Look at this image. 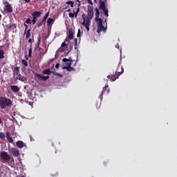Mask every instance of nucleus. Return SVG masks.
Instances as JSON below:
<instances>
[{"label":"nucleus","instance_id":"79ce46f5","mask_svg":"<svg viewBox=\"0 0 177 177\" xmlns=\"http://www.w3.org/2000/svg\"><path fill=\"white\" fill-rule=\"evenodd\" d=\"M72 71H75V68H73V66H71V65H70L69 72H71Z\"/></svg>","mask_w":177,"mask_h":177},{"label":"nucleus","instance_id":"6ab92c4d","mask_svg":"<svg viewBox=\"0 0 177 177\" xmlns=\"http://www.w3.org/2000/svg\"><path fill=\"white\" fill-rule=\"evenodd\" d=\"M100 15V12L97 8H95V20L97 22V19H98L99 16Z\"/></svg>","mask_w":177,"mask_h":177},{"label":"nucleus","instance_id":"8fccbe9b","mask_svg":"<svg viewBox=\"0 0 177 177\" xmlns=\"http://www.w3.org/2000/svg\"><path fill=\"white\" fill-rule=\"evenodd\" d=\"M73 15H74L75 17L77 18V11L76 12H74Z\"/></svg>","mask_w":177,"mask_h":177},{"label":"nucleus","instance_id":"2eb2a0df","mask_svg":"<svg viewBox=\"0 0 177 177\" xmlns=\"http://www.w3.org/2000/svg\"><path fill=\"white\" fill-rule=\"evenodd\" d=\"M72 62H73V60H71L70 59H68V62H66V66H64V69H66L69 71L70 65H72Z\"/></svg>","mask_w":177,"mask_h":177},{"label":"nucleus","instance_id":"9d476101","mask_svg":"<svg viewBox=\"0 0 177 177\" xmlns=\"http://www.w3.org/2000/svg\"><path fill=\"white\" fill-rule=\"evenodd\" d=\"M97 22V33H100V26H101V23H102V18H99L96 19Z\"/></svg>","mask_w":177,"mask_h":177},{"label":"nucleus","instance_id":"13d9d810","mask_svg":"<svg viewBox=\"0 0 177 177\" xmlns=\"http://www.w3.org/2000/svg\"><path fill=\"white\" fill-rule=\"evenodd\" d=\"M100 107V106H98L97 105V109H99Z\"/></svg>","mask_w":177,"mask_h":177},{"label":"nucleus","instance_id":"ea45409f","mask_svg":"<svg viewBox=\"0 0 177 177\" xmlns=\"http://www.w3.org/2000/svg\"><path fill=\"white\" fill-rule=\"evenodd\" d=\"M26 24H31V19L30 18H27V19L26 20Z\"/></svg>","mask_w":177,"mask_h":177},{"label":"nucleus","instance_id":"864d4df0","mask_svg":"<svg viewBox=\"0 0 177 177\" xmlns=\"http://www.w3.org/2000/svg\"><path fill=\"white\" fill-rule=\"evenodd\" d=\"M25 2H30V0H24Z\"/></svg>","mask_w":177,"mask_h":177},{"label":"nucleus","instance_id":"0eeeda50","mask_svg":"<svg viewBox=\"0 0 177 177\" xmlns=\"http://www.w3.org/2000/svg\"><path fill=\"white\" fill-rule=\"evenodd\" d=\"M35 76L37 77L39 80H42L45 82L49 79L50 76H44V75H41V73H36Z\"/></svg>","mask_w":177,"mask_h":177},{"label":"nucleus","instance_id":"c85d7f7f","mask_svg":"<svg viewBox=\"0 0 177 177\" xmlns=\"http://www.w3.org/2000/svg\"><path fill=\"white\" fill-rule=\"evenodd\" d=\"M41 15H42L41 12H35L36 21H37V18L40 17V16H41Z\"/></svg>","mask_w":177,"mask_h":177},{"label":"nucleus","instance_id":"4d7b16f0","mask_svg":"<svg viewBox=\"0 0 177 177\" xmlns=\"http://www.w3.org/2000/svg\"><path fill=\"white\" fill-rule=\"evenodd\" d=\"M67 12H71V9H68V10H67Z\"/></svg>","mask_w":177,"mask_h":177},{"label":"nucleus","instance_id":"e433bc0d","mask_svg":"<svg viewBox=\"0 0 177 177\" xmlns=\"http://www.w3.org/2000/svg\"><path fill=\"white\" fill-rule=\"evenodd\" d=\"M78 45V40L77 39H75V49H77Z\"/></svg>","mask_w":177,"mask_h":177},{"label":"nucleus","instance_id":"39448f33","mask_svg":"<svg viewBox=\"0 0 177 177\" xmlns=\"http://www.w3.org/2000/svg\"><path fill=\"white\" fill-rule=\"evenodd\" d=\"M0 157H1V159L4 162L10 160V156L9 154H8V152H6V151H1L0 153Z\"/></svg>","mask_w":177,"mask_h":177},{"label":"nucleus","instance_id":"49530a36","mask_svg":"<svg viewBox=\"0 0 177 177\" xmlns=\"http://www.w3.org/2000/svg\"><path fill=\"white\" fill-rule=\"evenodd\" d=\"M33 41H34L33 39H30L29 38V39H28V42H30L31 44V45H32Z\"/></svg>","mask_w":177,"mask_h":177},{"label":"nucleus","instance_id":"3c124183","mask_svg":"<svg viewBox=\"0 0 177 177\" xmlns=\"http://www.w3.org/2000/svg\"><path fill=\"white\" fill-rule=\"evenodd\" d=\"M80 6H78V8L77 9V15H78V13L80 12Z\"/></svg>","mask_w":177,"mask_h":177},{"label":"nucleus","instance_id":"b1692460","mask_svg":"<svg viewBox=\"0 0 177 177\" xmlns=\"http://www.w3.org/2000/svg\"><path fill=\"white\" fill-rule=\"evenodd\" d=\"M35 12H33L32 13V24L35 25L37 22L36 21V15H35Z\"/></svg>","mask_w":177,"mask_h":177},{"label":"nucleus","instance_id":"423d86ee","mask_svg":"<svg viewBox=\"0 0 177 177\" xmlns=\"http://www.w3.org/2000/svg\"><path fill=\"white\" fill-rule=\"evenodd\" d=\"M87 14H88L89 21H91L94 15L93 8H92V6H88Z\"/></svg>","mask_w":177,"mask_h":177},{"label":"nucleus","instance_id":"de8ad7c7","mask_svg":"<svg viewBox=\"0 0 177 177\" xmlns=\"http://www.w3.org/2000/svg\"><path fill=\"white\" fill-rule=\"evenodd\" d=\"M87 1L90 5H93V2H92V0H87Z\"/></svg>","mask_w":177,"mask_h":177},{"label":"nucleus","instance_id":"cd10ccee","mask_svg":"<svg viewBox=\"0 0 177 177\" xmlns=\"http://www.w3.org/2000/svg\"><path fill=\"white\" fill-rule=\"evenodd\" d=\"M4 54H5L4 50H3V49H0V59H4L5 57Z\"/></svg>","mask_w":177,"mask_h":177},{"label":"nucleus","instance_id":"a19ab883","mask_svg":"<svg viewBox=\"0 0 177 177\" xmlns=\"http://www.w3.org/2000/svg\"><path fill=\"white\" fill-rule=\"evenodd\" d=\"M63 62L64 63L66 64V65L67 64V62H69L68 59H66V57L64 59H63Z\"/></svg>","mask_w":177,"mask_h":177},{"label":"nucleus","instance_id":"7ed1b4c3","mask_svg":"<svg viewBox=\"0 0 177 177\" xmlns=\"http://www.w3.org/2000/svg\"><path fill=\"white\" fill-rule=\"evenodd\" d=\"M118 76L116 75H113V76H111V80H112V82H115V80H117V78L119 77L120 75H122V73H124V69L122 65L118 66Z\"/></svg>","mask_w":177,"mask_h":177},{"label":"nucleus","instance_id":"473e14b6","mask_svg":"<svg viewBox=\"0 0 177 177\" xmlns=\"http://www.w3.org/2000/svg\"><path fill=\"white\" fill-rule=\"evenodd\" d=\"M66 3H67L68 5H71V8H74V2H73V1H68L66 2Z\"/></svg>","mask_w":177,"mask_h":177},{"label":"nucleus","instance_id":"9b49d317","mask_svg":"<svg viewBox=\"0 0 177 177\" xmlns=\"http://www.w3.org/2000/svg\"><path fill=\"white\" fill-rule=\"evenodd\" d=\"M6 137L10 143H14V139H12L11 134L9 131H6Z\"/></svg>","mask_w":177,"mask_h":177},{"label":"nucleus","instance_id":"58836bf2","mask_svg":"<svg viewBox=\"0 0 177 177\" xmlns=\"http://www.w3.org/2000/svg\"><path fill=\"white\" fill-rule=\"evenodd\" d=\"M8 1H3V4L6 6V10L7 11Z\"/></svg>","mask_w":177,"mask_h":177},{"label":"nucleus","instance_id":"052dcab7","mask_svg":"<svg viewBox=\"0 0 177 177\" xmlns=\"http://www.w3.org/2000/svg\"><path fill=\"white\" fill-rule=\"evenodd\" d=\"M65 41H67V39H66Z\"/></svg>","mask_w":177,"mask_h":177},{"label":"nucleus","instance_id":"aec40b11","mask_svg":"<svg viewBox=\"0 0 177 177\" xmlns=\"http://www.w3.org/2000/svg\"><path fill=\"white\" fill-rule=\"evenodd\" d=\"M26 39H30V37H31V29H27L26 33Z\"/></svg>","mask_w":177,"mask_h":177},{"label":"nucleus","instance_id":"20e7f679","mask_svg":"<svg viewBox=\"0 0 177 177\" xmlns=\"http://www.w3.org/2000/svg\"><path fill=\"white\" fill-rule=\"evenodd\" d=\"M40 44H41V39L40 37L37 39V43L35 44V50H38L39 51L40 50V56H44L45 53H43L44 52V49H41V46H40Z\"/></svg>","mask_w":177,"mask_h":177},{"label":"nucleus","instance_id":"6e6552de","mask_svg":"<svg viewBox=\"0 0 177 177\" xmlns=\"http://www.w3.org/2000/svg\"><path fill=\"white\" fill-rule=\"evenodd\" d=\"M10 154H12L14 157H19V156H20L19 150H17V149H15V147L11 148Z\"/></svg>","mask_w":177,"mask_h":177},{"label":"nucleus","instance_id":"603ef678","mask_svg":"<svg viewBox=\"0 0 177 177\" xmlns=\"http://www.w3.org/2000/svg\"><path fill=\"white\" fill-rule=\"evenodd\" d=\"M77 1L78 2V6H81V2L80 0H77Z\"/></svg>","mask_w":177,"mask_h":177},{"label":"nucleus","instance_id":"37998d69","mask_svg":"<svg viewBox=\"0 0 177 177\" xmlns=\"http://www.w3.org/2000/svg\"><path fill=\"white\" fill-rule=\"evenodd\" d=\"M77 36V37H80V36H81V30L80 29L78 30Z\"/></svg>","mask_w":177,"mask_h":177},{"label":"nucleus","instance_id":"412c9836","mask_svg":"<svg viewBox=\"0 0 177 177\" xmlns=\"http://www.w3.org/2000/svg\"><path fill=\"white\" fill-rule=\"evenodd\" d=\"M10 89H12L13 92H19V91H20L18 86H10Z\"/></svg>","mask_w":177,"mask_h":177},{"label":"nucleus","instance_id":"ddd939ff","mask_svg":"<svg viewBox=\"0 0 177 177\" xmlns=\"http://www.w3.org/2000/svg\"><path fill=\"white\" fill-rule=\"evenodd\" d=\"M107 30V25L104 27L103 25V19H101V23H100V32H106Z\"/></svg>","mask_w":177,"mask_h":177},{"label":"nucleus","instance_id":"1a4fd4ad","mask_svg":"<svg viewBox=\"0 0 177 177\" xmlns=\"http://www.w3.org/2000/svg\"><path fill=\"white\" fill-rule=\"evenodd\" d=\"M16 145L19 149H23L24 147H26V145L23 142V140H17Z\"/></svg>","mask_w":177,"mask_h":177},{"label":"nucleus","instance_id":"5fc2aeb1","mask_svg":"<svg viewBox=\"0 0 177 177\" xmlns=\"http://www.w3.org/2000/svg\"><path fill=\"white\" fill-rule=\"evenodd\" d=\"M1 123H3V122H2V120H1V119L0 118V124H1Z\"/></svg>","mask_w":177,"mask_h":177},{"label":"nucleus","instance_id":"f704fd0d","mask_svg":"<svg viewBox=\"0 0 177 177\" xmlns=\"http://www.w3.org/2000/svg\"><path fill=\"white\" fill-rule=\"evenodd\" d=\"M24 26H25V32H24V34L26 35L27 31H28V26L27 23H26V22H24Z\"/></svg>","mask_w":177,"mask_h":177},{"label":"nucleus","instance_id":"f3484780","mask_svg":"<svg viewBox=\"0 0 177 177\" xmlns=\"http://www.w3.org/2000/svg\"><path fill=\"white\" fill-rule=\"evenodd\" d=\"M74 37V30L73 29H68V39H73Z\"/></svg>","mask_w":177,"mask_h":177},{"label":"nucleus","instance_id":"c9c22d12","mask_svg":"<svg viewBox=\"0 0 177 177\" xmlns=\"http://www.w3.org/2000/svg\"><path fill=\"white\" fill-rule=\"evenodd\" d=\"M22 64H24L25 66H28V62L26 60L23 59L22 60Z\"/></svg>","mask_w":177,"mask_h":177},{"label":"nucleus","instance_id":"f03ea898","mask_svg":"<svg viewBox=\"0 0 177 177\" xmlns=\"http://www.w3.org/2000/svg\"><path fill=\"white\" fill-rule=\"evenodd\" d=\"M99 3H100L99 9H101L104 12V16H106V17H109V9L106 6V2L104 1L100 0Z\"/></svg>","mask_w":177,"mask_h":177},{"label":"nucleus","instance_id":"2f4dec72","mask_svg":"<svg viewBox=\"0 0 177 177\" xmlns=\"http://www.w3.org/2000/svg\"><path fill=\"white\" fill-rule=\"evenodd\" d=\"M91 23V21L89 20L88 15L87 13L86 24L90 27Z\"/></svg>","mask_w":177,"mask_h":177},{"label":"nucleus","instance_id":"f257e3e1","mask_svg":"<svg viewBox=\"0 0 177 177\" xmlns=\"http://www.w3.org/2000/svg\"><path fill=\"white\" fill-rule=\"evenodd\" d=\"M12 102L11 99L8 97H4L3 96L0 97V108L3 110L6 109L7 106H12Z\"/></svg>","mask_w":177,"mask_h":177},{"label":"nucleus","instance_id":"dca6fc26","mask_svg":"<svg viewBox=\"0 0 177 177\" xmlns=\"http://www.w3.org/2000/svg\"><path fill=\"white\" fill-rule=\"evenodd\" d=\"M17 79H18L21 82H26L27 80V77H25V76H23L21 74H19L18 76H17Z\"/></svg>","mask_w":177,"mask_h":177},{"label":"nucleus","instance_id":"4c0bfd02","mask_svg":"<svg viewBox=\"0 0 177 177\" xmlns=\"http://www.w3.org/2000/svg\"><path fill=\"white\" fill-rule=\"evenodd\" d=\"M43 19H42V21H41L40 22H37V26H38V28H39L40 26H42V25H43Z\"/></svg>","mask_w":177,"mask_h":177},{"label":"nucleus","instance_id":"a878e982","mask_svg":"<svg viewBox=\"0 0 177 177\" xmlns=\"http://www.w3.org/2000/svg\"><path fill=\"white\" fill-rule=\"evenodd\" d=\"M28 56H29V57H32V45H30V47L29 48V50H28Z\"/></svg>","mask_w":177,"mask_h":177},{"label":"nucleus","instance_id":"4be33fe9","mask_svg":"<svg viewBox=\"0 0 177 177\" xmlns=\"http://www.w3.org/2000/svg\"><path fill=\"white\" fill-rule=\"evenodd\" d=\"M49 15H50V12H47V13H46V15H44L42 19L43 24H46L47 18L49 17Z\"/></svg>","mask_w":177,"mask_h":177},{"label":"nucleus","instance_id":"bb28decb","mask_svg":"<svg viewBox=\"0 0 177 177\" xmlns=\"http://www.w3.org/2000/svg\"><path fill=\"white\" fill-rule=\"evenodd\" d=\"M54 19L53 18L49 17L48 19L47 20V25L50 26L51 24L53 22Z\"/></svg>","mask_w":177,"mask_h":177},{"label":"nucleus","instance_id":"c03bdc74","mask_svg":"<svg viewBox=\"0 0 177 177\" xmlns=\"http://www.w3.org/2000/svg\"><path fill=\"white\" fill-rule=\"evenodd\" d=\"M68 16H69V17L73 18L74 16H75V15H74V13H69V14H68Z\"/></svg>","mask_w":177,"mask_h":177},{"label":"nucleus","instance_id":"7c9ffc66","mask_svg":"<svg viewBox=\"0 0 177 177\" xmlns=\"http://www.w3.org/2000/svg\"><path fill=\"white\" fill-rule=\"evenodd\" d=\"M17 28V24H11V25L9 26V29H16Z\"/></svg>","mask_w":177,"mask_h":177},{"label":"nucleus","instance_id":"6e6d98bb","mask_svg":"<svg viewBox=\"0 0 177 177\" xmlns=\"http://www.w3.org/2000/svg\"><path fill=\"white\" fill-rule=\"evenodd\" d=\"M107 77L109 79V78L111 77L110 75H109L107 76Z\"/></svg>","mask_w":177,"mask_h":177},{"label":"nucleus","instance_id":"a211bd4d","mask_svg":"<svg viewBox=\"0 0 177 177\" xmlns=\"http://www.w3.org/2000/svg\"><path fill=\"white\" fill-rule=\"evenodd\" d=\"M6 12H8V13H12V12H13L12 7L11 6L10 3H9V2H8Z\"/></svg>","mask_w":177,"mask_h":177},{"label":"nucleus","instance_id":"5701e85b","mask_svg":"<svg viewBox=\"0 0 177 177\" xmlns=\"http://www.w3.org/2000/svg\"><path fill=\"white\" fill-rule=\"evenodd\" d=\"M43 73L44 75H47V76H49V75H51L52 71L50 69H44V71H43Z\"/></svg>","mask_w":177,"mask_h":177},{"label":"nucleus","instance_id":"c756f323","mask_svg":"<svg viewBox=\"0 0 177 177\" xmlns=\"http://www.w3.org/2000/svg\"><path fill=\"white\" fill-rule=\"evenodd\" d=\"M53 75H55V76H59V77H62L63 75L62 73H59L58 72L52 71Z\"/></svg>","mask_w":177,"mask_h":177},{"label":"nucleus","instance_id":"4468645a","mask_svg":"<svg viewBox=\"0 0 177 177\" xmlns=\"http://www.w3.org/2000/svg\"><path fill=\"white\" fill-rule=\"evenodd\" d=\"M109 92H110V88L109 87V85L106 84L105 87L103 88L102 91V97H103L104 93H109Z\"/></svg>","mask_w":177,"mask_h":177},{"label":"nucleus","instance_id":"09e8293b","mask_svg":"<svg viewBox=\"0 0 177 177\" xmlns=\"http://www.w3.org/2000/svg\"><path fill=\"white\" fill-rule=\"evenodd\" d=\"M60 64H59V62H57V64H55V68H59Z\"/></svg>","mask_w":177,"mask_h":177},{"label":"nucleus","instance_id":"393cba45","mask_svg":"<svg viewBox=\"0 0 177 177\" xmlns=\"http://www.w3.org/2000/svg\"><path fill=\"white\" fill-rule=\"evenodd\" d=\"M0 138L2 139V140H6V134H5V133H0Z\"/></svg>","mask_w":177,"mask_h":177},{"label":"nucleus","instance_id":"72a5a7b5","mask_svg":"<svg viewBox=\"0 0 177 177\" xmlns=\"http://www.w3.org/2000/svg\"><path fill=\"white\" fill-rule=\"evenodd\" d=\"M15 71H16V74L17 75V76H19V72L20 71L19 66H15Z\"/></svg>","mask_w":177,"mask_h":177},{"label":"nucleus","instance_id":"f8f14e48","mask_svg":"<svg viewBox=\"0 0 177 177\" xmlns=\"http://www.w3.org/2000/svg\"><path fill=\"white\" fill-rule=\"evenodd\" d=\"M82 18H83V22H82V25H84V26H85L86 29L88 31H89L90 28H89V26H88L86 23V15L84 14L82 15Z\"/></svg>","mask_w":177,"mask_h":177},{"label":"nucleus","instance_id":"a18cd8bd","mask_svg":"<svg viewBox=\"0 0 177 177\" xmlns=\"http://www.w3.org/2000/svg\"><path fill=\"white\" fill-rule=\"evenodd\" d=\"M61 46H62V47L66 46V44L65 41H64V42H62V44H61Z\"/></svg>","mask_w":177,"mask_h":177},{"label":"nucleus","instance_id":"bf43d9fd","mask_svg":"<svg viewBox=\"0 0 177 177\" xmlns=\"http://www.w3.org/2000/svg\"><path fill=\"white\" fill-rule=\"evenodd\" d=\"M2 17V15H0V18H1Z\"/></svg>","mask_w":177,"mask_h":177}]
</instances>
